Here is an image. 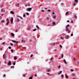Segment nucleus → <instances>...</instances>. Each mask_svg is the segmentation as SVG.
Masks as SVG:
<instances>
[{
  "mask_svg": "<svg viewBox=\"0 0 79 79\" xmlns=\"http://www.w3.org/2000/svg\"><path fill=\"white\" fill-rule=\"evenodd\" d=\"M27 10L29 11H31V10H32V8H28L27 9Z\"/></svg>",
  "mask_w": 79,
  "mask_h": 79,
  "instance_id": "nucleus-1",
  "label": "nucleus"
},
{
  "mask_svg": "<svg viewBox=\"0 0 79 79\" xmlns=\"http://www.w3.org/2000/svg\"><path fill=\"white\" fill-rule=\"evenodd\" d=\"M12 42L14 43H18V42H19V41H14V40H12Z\"/></svg>",
  "mask_w": 79,
  "mask_h": 79,
  "instance_id": "nucleus-2",
  "label": "nucleus"
},
{
  "mask_svg": "<svg viewBox=\"0 0 79 79\" xmlns=\"http://www.w3.org/2000/svg\"><path fill=\"white\" fill-rule=\"evenodd\" d=\"M13 18H12L11 19V24L13 23Z\"/></svg>",
  "mask_w": 79,
  "mask_h": 79,
  "instance_id": "nucleus-3",
  "label": "nucleus"
},
{
  "mask_svg": "<svg viewBox=\"0 0 79 79\" xmlns=\"http://www.w3.org/2000/svg\"><path fill=\"white\" fill-rule=\"evenodd\" d=\"M65 39H69V35L67 36H66L65 37Z\"/></svg>",
  "mask_w": 79,
  "mask_h": 79,
  "instance_id": "nucleus-4",
  "label": "nucleus"
},
{
  "mask_svg": "<svg viewBox=\"0 0 79 79\" xmlns=\"http://www.w3.org/2000/svg\"><path fill=\"white\" fill-rule=\"evenodd\" d=\"M8 64L9 65H11V61H9V63H8Z\"/></svg>",
  "mask_w": 79,
  "mask_h": 79,
  "instance_id": "nucleus-5",
  "label": "nucleus"
},
{
  "mask_svg": "<svg viewBox=\"0 0 79 79\" xmlns=\"http://www.w3.org/2000/svg\"><path fill=\"white\" fill-rule=\"evenodd\" d=\"M77 64H79V60H78L77 61Z\"/></svg>",
  "mask_w": 79,
  "mask_h": 79,
  "instance_id": "nucleus-6",
  "label": "nucleus"
},
{
  "mask_svg": "<svg viewBox=\"0 0 79 79\" xmlns=\"http://www.w3.org/2000/svg\"><path fill=\"white\" fill-rule=\"evenodd\" d=\"M16 21H17V22H19L20 21V20L19 19H16Z\"/></svg>",
  "mask_w": 79,
  "mask_h": 79,
  "instance_id": "nucleus-7",
  "label": "nucleus"
},
{
  "mask_svg": "<svg viewBox=\"0 0 79 79\" xmlns=\"http://www.w3.org/2000/svg\"><path fill=\"white\" fill-rule=\"evenodd\" d=\"M64 61L65 64H67V63L66 62V60L65 59L64 60Z\"/></svg>",
  "mask_w": 79,
  "mask_h": 79,
  "instance_id": "nucleus-8",
  "label": "nucleus"
},
{
  "mask_svg": "<svg viewBox=\"0 0 79 79\" xmlns=\"http://www.w3.org/2000/svg\"><path fill=\"white\" fill-rule=\"evenodd\" d=\"M3 59H5V58H6L5 55L4 54V55H3Z\"/></svg>",
  "mask_w": 79,
  "mask_h": 79,
  "instance_id": "nucleus-9",
  "label": "nucleus"
},
{
  "mask_svg": "<svg viewBox=\"0 0 79 79\" xmlns=\"http://www.w3.org/2000/svg\"><path fill=\"white\" fill-rule=\"evenodd\" d=\"M11 35L13 37H14L15 36V35H14V34H13V33H11Z\"/></svg>",
  "mask_w": 79,
  "mask_h": 79,
  "instance_id": "nucleus-10",
  "label": "nucleus"
},
{
  "mask_svg": "<svg viewBox=\"0 0 79 79\" xmlns=\"http://www.w3.org/2000/svg\"><path fill=\"white\" fill-rule=\"evenodd\" d=\"M47 71H48V72H50V71H51V70H50V69H47Z\"/></svg>",
  "mask_w": 79,
  "mask_h": 79,
  "instance_id": "nucleus-11",
  "label": "nucleus"
},
{
  "mask_svg": "<svg viewBox=\"0 0 79 79\" xmlns=\"http://www.w3.org/2000/svg\"><path fill=\"white\" fill-rule=\"evenodd\" d=\"M19 3L18 4H16V6L17 7H18L19 6Z\"/></svg>",
  "mask_w": 79,
  "mask_h": 79,
  "instance_id": "nucleus-12",
  "label": "nucleus"
},
{
  "mask_svg": "<svg viewBox=\"0 0 79 79\" xmlns=\"http://www.w3.org/2000/svg\"><path fill=\"white\" fill-rule=\"evenodd\" d=\"M10 13L11 14H14V12H13V11H11Z\"/></svg>",
  "mask_w": 79,
  "mask_h": 79,
  "instance_id": "nucleus-13",
  "label": "nucleus"
},
{
  "mask_svg": "<svg viewBox=\"0 0 79 79\" xmlns=\"http://www.w3.org/2000/svg\"><path fill=\"white\" fill-rule=\"evenodd\" d=\"M74 17L75 18V19H77V16H76V15H74Z\"/></svg>",
  "mask_w": 79,
  "mask_h": 79,
  "instance_id": "nucleus-14",
  "label": "nucleus"
},
{
  "mask_svg": "<svg viewBox=\"0 0 79 79\" xmlns=\"http://www.w3.org/2000/svg\"><path fill=\"white\" fill-rule=\"evenodd\" d=\"M18 17L19 18H20L21 19H23V18H22L20 16H18Z\"/></svg>",
  "mask_w": 79,
  "mask_h": 79,
  "instance_id": "nucleus-15",
  "label": "nucleus"
},
{
  "mask_svg": "<svg viewBox=\"0 0 79 79\" xmlns=\"http://www.w3.org/2000/svg\"><path fill=\"white\" fill-rule=\"evenodd\" d=\"M62 73V71H60L59 73L58 74H61Z\"/></svg>",
  "mask_w": 79,
  "mask_h": 79,
  "instance_id": "nucleus-16",
  "label": "nucleus"
},
{
  "mask_svg": "<svg viewBox=\"0 0 79 79\" xmlns=\"http://www.w3.org/2000/svg\"><path fill=\"white\" fill-rule=\"evenodd\" d=\"M14 60H16L17 59V57H16V56L14 57Z\"/></svg>",
  "mask_w": 79,
  "mask_h": 79,
  "instance_id": "nucleus-17",
  "label": "nucleus"
},
{
  "mask_svg": "<svg viewBox=\"0 0 79 79\" xmlns=\"http://www.w3.org/2000/svg\"><path fill=\"white\" fill-rule=\"evenodd\" d=\"M53 18L54 19H55V18H56V16H53Z\"/></svg>",
  "mask_w": 79,
  "mask_h": 79,
  "instance_id": "nucleus-18",
  "label": "nucleus"
},
{
  "mask_svg": "<svg viewBox=\"0 0 79 79\" xmlns=\"http://www.w3.org/2000/svg\"><path fill=\"white\" fill-rule=\"evenodd\" d=\"M75 59H77V57H75L73 58V60H75Z\"/></svg>",
  "mask_w": 79,
  "mask_h": 79,
  "instance_id": "nucleus-19",
  "label": "nucleus"
},
{
  "mask_svg": "<svg viewBox=\"0 0 79 79\" xmlns=\"http://www.w3.org/2000/svg\"><path fill=\"white\" fill-rule=\"evenodd\" d=\"M65 77H67V78H69V77L68 76H67V75L66 74H65Z\"/></svg>",
  "mask_w": 79,
  "mask_h": 79,
  "instance_id": "nucleus-20",
  "label": "nucleus"
},
{
  "mask_svg": "<svg viewBox=\"0 0 79 79\" xmlns=\"http://www.w3.org/2000/svg\"><path fill=\"white\" fill-rule=\"evenodd\" d=\"M36 27L37 28V29H39V26H38V25H36Z\"/></svg>",
  "mask_w": 79,
  "mask_h": 79,
  "instance_id": "nucleus-21",
  "label": "nucleus"
},
{
  "mask_svg": "<svg viewBox=\"0 0 79 79\" xmlns=\"http://www.w3.org/2000/svg\"><path fill=\"white\" fill-rule=\"evenodd\" d=\"M72 76H73H73H75V75L74 74H72Z\"/></svg>",
  "mask_w": 79,
  "mask_h": 79,
  "instance_id": "nucleus-22",
  "label": "nucleus"
},
{
  "mask_svg": "<svg viewBox=\"0 0 79 79\" xmlns=\"http://www.w3.org/2000/svg\"><path fill=\"white\" fill-rule=\"evenodd\" d=\"M76 3H77V2H78V0H75Z\"/></svg>",
  "mask_w": 79,
  "mask_h": 79,
  "instance_id": "nucleus-23",
  "label": "nucleus"
},
{
  "mask_svg": "<svg viewBox=\"0 0 79 79\" xmlns=\"http://www.w3.org/2000/svg\"><path fill=\"white\" fill-rule=\"evenodd\" d=\"M64 56V55H63V54H62L61 58H63V56Z\"/></svg>",
  "mask_w": 79,
  "mask_h": 79,
  "instance_id": "nucleus-24",
  "label": "nucleus"
},
{
  "mask_svg": "<svg viewBox=\"0 0 79 79\" xmlns=\"http://www.w3.org/2000/svg\"><path fill=\"white\" fill-rule=\"evenodd\" d=\"M63 5H64V3H62L61 4V6H63Z\"/></svg>",
  "mask_w": 79,
  "mask_h": 79,
  "instance_id": "nucleus-25",
  "label": "nucleus"
},
{
  "mask_svg": "<svg viewBox=\"0 0 79 79\" xmlns=\"http://www.w3.org/2000/svg\"><path fill=\"white\" fill-rule=\"evenodd\" d=\"M47 11H48V12H50V11H51V10H47Z\"/></svg>",
  "mask_w": 79,
  "mask_h": 79,
  "instance_id": "nucleus-26",
  "label": "nucleus"
},
{
  "mask_svg": "<svg viewBox=\"0 0 79 79\" xmlns=\"http://www.w3.org/2000/svg\"><path fill=\"white\" fill-rule=\"evenodd\" d=\"M9 23V22H7L6 23V24L7 26H8V24Z\"/></svg>",
  "mask_w": 79,
  "mask_h": 79,
  "instance_id": "nucleus-27",
  "label": "nucleus"
},
{
  "mask_svg": "<svg viewBox=\"0 0 79 79\" xmlns=\"http://www.w3.org/2000/svg\"><path fill=\"white\" fill-rule=\"evenodd\" d=\"M32 79V77H31L29 78V79Z\"/></svg>",
  "mask_w": 79,
  "mask_h": 79,
  "instance_id": "nucleus-28",
  "label": "nucleus"
},
{
  "mask_svg": "<svg viewBox=\"0 0 79 79\" xmlns=\"http://www.w3.org/2000/svg\"><path fill=\"white\" fill-rule=\"evenodd\" d=\"M13 65H15V64H16V63L15 62H13Z\"/></svg>",
  "mask_w": 79,
  "mask_h": 79,
  "instance_id": "nucleus-29",
  "label": "nucleus"
},
{
  "mask_svg": "<svg viewBox=\"0 0 79 79\" xmlns=\"http://www.w3.org/2000/svg\"><path fill=\"white\" fill-rule=\"evenodd\" d=\"M68 33H70V32H71V31H70L69 30L68 31Z\"/></svg>",
  "mask_w": 79,
  "mask_h": 79,
  "instance_id": "nucleus-30",
  "label": "nucleus"
},
{
  "mask_svg": "<svg viewBox=\"0 0 79 79\" xmlns=\"http://www.w3.org/2000/svg\"><path fill=\"white\" fill-rule=\"evenodd\" d=\"M61 76L62 77V78L64 77V76L63 75V74L61 75Z\"/></svg>",
  "mask_w": 79,
  "mask_h": 79,
  "instance_id": "nucleus-31",
  "label": "nucleus"
},
{
  "mask_svg": "<svg viewBox=\"0 0 79 79\" xmlns=\"http://www.w3.org/2000/svg\"><path fill=\"white\" fill-rule=\"evenodd\" d=\"M68 30H69V29L68 28H67L66 30V32H68Z\"/></svg>",
  "mask_w": 79,
  "mask_h": 79,
  "instance_id": "nucleus-32",
  "label": "nucleus"
},
{
  "mask_svg": "<svg viewBox=\"0 0 79 79\" xmlns=\"http://www.w3.org/2000/svg\"><path fill=\"white\" fill-rule=\"evenodd\" d=\"M22 42H25V41L23 40H22Z\"/></svg>",
  "mask_w": 79,
  "mask_h": 79,
  "instance_id": "nucleus-33",
  "label": "nucleus"
},
{
  "mask_svg": "<svg viewBox=\"0 0 79 79\" xmlns=\"http://www.w3.org/2000/svg\"><path fill=\"white\" fill-rule=\"evenodd\" d=\"M68 12H67L66 13V15H68Z\"/></svg>",
  "mask_w": 79,
  "mask_h": 79,
  "instance_id": "nucleus-34",
  "label": "nucleus"
},
{
  "mask_svg": "<svg viewBox=\"0 0 79 79\" xmlns=\"http://www.w3.org/2000/svg\"><path fill=\"white\" fill-rule=\"evenodd\" d=\"M73 6H76V4L75 3H73Z\"/></svg>",
  "mask_w": 79,
  "mask_h": 79,
  "instance_id": "nucleus-35",
  "label": "nucleus"
},
{
  "mask_svg": "<svg viewBox=\"0 0 79 79\" xmlns=\"http://www.w3.org/2000/svg\"><path fill=\"white\" fill-rule=\"evenodd\" d=\"M3 77H5V74L3 75Z\"/></svg>",
  "mask_w": 79,
  "mask_h": 79,
  "instance_id": "nucleus-36",
  "label": "nucleus"
},
{
  "mask_svg": "<svg viewBox=\"0 0 79 79\" xmlns=\"http://www.w3.org/2000/svg\"><path fill=\"white\" fill-rule=\"evenodd\" d=\"M10 44L11 46H13V44L12 43H10Z\"/></svg>",
  "mask_w": 79,
  "mask_h": 79,
  "instance_id": "nucleus-37",
  "label": "nucleus"
},
{
  "mask_svg": "<svg viewBox=\"0 0 79 79\" xmlns=\"http://www.w3.org/2000/svg\"><path fill=\"white\" fill-rule=\"evenodd\" d=\"M23 17H26V15L25 14H24L23 15Z\"/></svg>",
  "mask_w": 79,
  "mask_h": 79,
  "instance_id": "nucleus-38",
  "label": "nucleus"
},
{
  "mask_svg": "<svg viewBox=\"0 0 79 79\" xmlns=\"http://www.w3.org/2000/svg\"><path fill=\"white\" fill-rule=\"evenodd\" d=\"M11 51L12 52V53L13 52V49H11Z\"/></svg>",
  "mask_w": 79,
  "mask_h": 79,
  "instance_id": "nucleus-39",
  "label": "nucleus"
},
{
  "mask_svg": "<svg viewBox=\"0 0 79 79\" xmlns=\"http://www.w3.org/2000/svg\"><path fill=\"white\" fill-rule=\"evenodd\" d=\"M53 25H55V22H53Z\"/></svg>",
  "mask_w": 79,
  "mask_h": 79,
  "instance_id": "nucleus-40",
  "label": "nucleus"
},
{
  "mask_svg": "<svg viewBox=\"0 0 79 79\" xmlns=\"http://www.w3.org/2000/svg\"><path fill=\"white\" fill-rule=\"evenodd\" d=\"M36 30H37V29H35L33 30V31H36Z\"/></svg>",
  "mask_w": 79,
  "mask_h": 79,
  "instance_id": "nucleus-41",
  "label": "nucleus"
},
{
  "mask_svg": "<svg viewBox=\"0 0 79 79\" xmlns=\"http://www.w3.org/2000/svg\"><path fill=\"white\" fill-rule=\"evenodd\" d=\"M70 71H74V69H71Z\"/></svg>",
  "mask_w": 79,
  "mask_h": 79,
  "instance_id": "nucleus-42",
  "label": "nucleus"
},
{
  "mask_svg": "<svg viewBox=\"0 0 79 79\" xmlns=\"http://www.w3.org/2000/svg\"><path fill=\"white\" fill-rule=\"evenodd\" d=\"M56 44L55 43H53L54 45H56Z\"/></svg>",
  "mask_w": 79,
  "mask_h": 79,
  "instance_id": "nucleus-43",
  "label": "nucleus"
},
{
  "mask_svg": "<svg viewBox=\"0 0 79 79\" xmlns=\"http://www.w3.org/2000/svg\"><path fill=\"white\" fill-rule=\"evenodd\" d=\"M27 15H29V13H27Z\"/></svg>",
  "mask_w": 79,
  "mask_h": 79,
  "instance_id": "nucleus-44",
  "label": "nucleus"
},
{
  "mask_svg": "<svg viewBox=\"0 0 79 79\" xmlns=\"http://www.w3.org/2000/svg\"><path fill=\"white\" fill-rule=\"evenodd\" d=\"M60 67H61V66H60V65H59V66H58V68H60Z\"/></svg>",
  "mask_w": 79,
  "mask_h": 79,
  "instance_id": "nucleus-45",
  "label": "nucleus"
},
{
  "mask_svg": "<svg viewBox=\"0 0 79 79\" xmlns=\"http://www.w3.org/2000/svg\"><path fill=\"white\" fill-rule=\"evenodd\" d=\"M7 22H9V19H7Z\"/></svg>",
  "mask_w": 79,
  "mask_h": 79,
  "instance_id": "nucleus-46",
  "label": "nucleus"
},
{
  "mask_svg": "<svg viewBox=\"0 0 79 79\" xmlns=\"http://www.w3.org/2000/svg\"><path fill=\"white\" fill-rule=\"evenodd\" d=\"M32 56H33V55L32 54H31V57H32Z\"/></svg>",
  "mask_w": 79,
  "mask_h": 79,
  "instance_id": "nucleus-47",
  "label": "nucleus"
},
{
  "mask_svg": "<svg viewBox=\"0 0 79 79\" xmlns=\"http://www.w3.org/2000/svg\"><path fill=\"white\" fill-rule=\"evenodd\" d=\"M2 39H3V38H0V40H2Z\"/></svg>",
  "mask_w": 79,
  "mask_h": 79,
  "instance_id": "nucleus-48",
  "label": "nucleus"
},
{
  "mask_svg": "<svg viewBox=\"0 0 79 79\" xmlns=\"http://www.w3.org/2000/svg\"><path fill=\"white\" fill-rule=\"evenodd\" d=\"M60 48H61L62 47V46L61 45H60Z\"/></svg>",
  "mask_w": 79,
  "mask_h": 79,
  "instance_id": "nucleus-49",
  "label": "nucleus"
},
{
  "mask_svg": "<svg viewBox=\"0 0 79 79\" xmlns=\"http://www.w3.org/2000/svg\"><path fill=\"white\" fill-rule=\"evenodd\" d=\"M71 36H73V34H71Z\"/></svg>",
  "mask_w": 79,
  "mask_h": 79,
  "instance_id": "nucleus-50",
  "label": "nucleus"
},
{
  "mask_svg": "<svg viewBox=\"0 0 79 79\" xmlns=\"http://www.w3.org/2000/svg\"><path fill=\"white\" fill-rule=\"evenodd\" d=\"M11 47L10 46H9V49H11Z\"/></svg>",
  "mask_w": 79,
  "mask_h": 79,
  "instance_id": "nucleus-51",
  "label": "nucleus"
},
{
  "mask_svg": "<svg viewBox=\"0 0 79 79\" xmlns=\"http://www.w3.org/2000/svg\"><path fill=\"white\" fill-rule=\"evenodd\" d=\"M42 12H44V10H42L41 11Z\"/></svg>",
  "mask_w": 79,
  "mask_h": 79,
  "instance_id": "nucleus-52",
  "label": "nucleus"
},
{
  "mask_svg": "<svg viewBox=\"0 0 79 79\" xmlns=\"http://www.w3.org/2000/svg\"><path fill=\"white\" fill-rule=\"evenodd\" d=\"M67 27H69V25L68 24L67 26Z\"/></svg>",
  "mask_w": 79,
  "mask_h": 79,
  "instance_id": "nucleus-53",
  "label": "nucleus"
},
{
  "mask_svg": "<svg viewBox=\"0 0 79 79\" xmlns=\"http://www.w3.org/2000/svg\"><path fill=\"white\" fill-rule=\"evenodd\" d=\"M35 77H37V74H35Z\"/></svg>",
  "mask_w": 79,
  "mask_h": 79,
  "instance_id": "nucleus-54",
  "label": "nucleus"
},
{
  "mask_svg": "<svg viewBox=\"0 0 79 79\" xmlns=\"http://www.w3.org/2000/svg\"><path fill=\"white\" fill-rule=\"evenodd\" d=\"M26 76V75H25V74H24L23 75V77H24V76Z\"/></svg>",
  "mask_w": 79,
  "mask_h": 79,
  "instance_id": "nucleus-55",
  "label": "nucleus"
},
{
  "mask_svg": "<svg viewBox=\"0 0 79 79\" xmlns=\"http://www.w3.org/2000/svg\"><path fill=\"white\" fill-rule=\"evenodd\" d=\"M3 45H5V43H3V44H2Z\"/></svg>",
  "mask_w": 79,
  "mask_h": 79,
  "instance_id": "nucleus-56",
  "label": "nucleus"
},
{
  "mask_svg": "<svg viewBox=\"0 0 79 79\" xmlns=\"http://www.w3.org/2000/svg\"><path fill=\"white\" fill-rule=\"evenodd\" d=\"M71 23H73V20H72V21H71Z\"/></svg>",
  "mask_w": 79,
  "mask_h": 79,
  "instance_id": "nucleus-57",
  "label": "nucleus"
},
{
  "mask_svg": "<svg viewBox=\"0 0 79 79\" xmlns=\"http://www.w3.org/2000/svg\"><path fill=\"white\" fill-rule=\"evenodd\" d=\"M52 15H54L55 14V12H53L52 13Z\"/></svg>",
  "mask_w": 79,
  "mask_h": 79,
  "instance_id": "nucleus-58",
  "label": "nucleus"
},
{
  "mask_svg": "<svg viewBox=\"0 0 79 79\" xmlns=\"http://www.w3.org/2000/svg\"><path fill=\"white\" fill-rule=\"evenodd\" d=\"M2 23H3V22H4V20H2Z\"/></svg>",
  "mask_w": 79,
  "mask_h": 79,
  "instance_id": "nucleus-59",
  "label": "nucleus"
},
{
  "mask_svg": "<svg viewBox=\"0 0 79 79\" xmlns=\"http://www.w3.org/2000/svg\"><path fill=\"white\" fill-rule=\"evenodd\" d=\"M14 66H11V68H14Z\"/></svg>",
  "mask_w": 79,
  "mask_h": 79,
  "instance_id": "nucleus-60",
  "label": "nucleus"
},
{
  "mask_svg": "<svg viewBox=\"0 0 79 79\" xmlns=\"http://www.w3.org/2000/svg\"><path fill=\"white\" fill-rule=\"evenodd\" d=\"M44 9H45V10H47V8H44Z\"/></svg>",
  "mask_w": 79,
  "mask_h": 79,
  "instance_id": "nucleus-61",
  "label": "nucleus"
},
{
  "mask_svg": "<svg viewBox=\"0 0 79 79\" xmlns=\"http://www.w3.org/2000/svg\"><path fill=\"white\" fill-rule=\"evenodd\" d=\"M67 23H68V22H69V20H68L67 21Z\"/></svg>",
  "mask_w": 79,
  "mask_h": 79,
  "instance_id": "nucleus-62",
  "label": "nucleus"
},
{
  "mask_svg": "<svg viewBox=\"0 0 79 79\" xmlns=\"http://www.w3.org/2000/svg\"><path fill=\"white\" fill-rule=\"evenodd\" d=\"M66 29H68V27L67 26H66Z\"/></svg>",
  "mask_w": 79,
  "mask_h": 79,
  "instance_id": "nucleus-63",
  "label": "nucleus"
},
{
  "mask_svg": "<svg viewBox=\"0 0 79 79\" xmlns=\"http://www.w3.org/2000/svg\"><path fill=\"white\" fill-rule=\"evenodd\" d=\"M27 6V5H25V6Z\"/></svg>",
  "mask_w": 79,
  "mask_h": 79,
  "instance_id": "nucleus-64",
  "label": "nucleus"
}]
</instances>
